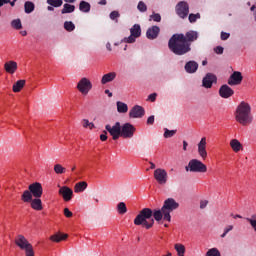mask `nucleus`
<instances>
[{
	"instance_id": "f257e3e1",
	"label": "nucleus",
	"mask_w": 256,
	"mask_h": 256,
	"mask_svg": "<svg viewBox=\"0 0 256 256\" xmlns=\"http://www.w3.org/2000/svg\"><path fill=\"white\" fill-rule=\"evenodd\" d=\"M199 39L197 31L190 30L186 34H173L168 41V48L174 55H186L191 51V43Z\"/></svg>"
},
{
	"instance_id": "f03ea898",
	"label": "nucleus",
	"mask_w": 256,
	"mask_h": 256,
	"mask_svg": "<svg viewBox=\"0 0 256 256\" xmlns=\"http://www.w3.org/2000/svg\"><path fill=\"white\" fill-rule=\"evenodd\" d=\"M165 219L163 208L160 210H152L151 208H143L134 219V225L141 226L144 229H151L155 225V221Z\"/></svg>"
},
{
	"instance_id": "7ed1b4c3",
	"label": "nucleus",
	"mask_w": 256,
	"mask_h": 256,
	"mask_svg": "<svg viewBox=\"0 0 256 256\" xmlns=\"http://www.w3.org/2000/svg\"><path fill=\"white\" fill-rule=\"evenodd\" d=\"M235 119L237 123L247 127L253 123V115H251V105L249 103L242 101L236 108Z\"/></svg>"
},
{
	"instance_id": "20e7f679",
	"label": "nucleus",
	"mask_w": 256,
	"mask_h": 256,
	"mask_svg": "<svg viewBox=\"0 0 256 256\" xmlns=\"http://www.w3.org/2000/svg\"><path fill=\"white\" fill-rule=\"evenodd\" d=\"M14 243L21 251H24L26 256H35V250H33V245L29 243V240L25 236L19 234L16 236Z\"/></svg>"
},
{
	"instance_id": "39448f33",
	"label": "nucleus",
	"mask_w": 256,
	"mask_h": 256,
	"mask_svg": "<svg viewBox=\"0 0 256 256\" xmlns=\"http://www.w3.org/2000/svg\"><path fill=\"white\" fill-rule=\"evenodd\" d=\"M179 209V202H176L173 198H167L162 206V211L164 213V221L171 223V213Z\"/></svg>"
},
{
	"instance_id": "423d86ee",
	"label": "nucleus",
	"mask_w": 256,
	"mask_h": 256,
	"mask_svg": "<svg viewBox=\"0 0 256 256\" xmlns=\"http://www.w3.org/2000/svg\"><path fill=\"white\" fill-rule=\"evenodd\" d=\"M185 169L190 173H207V165L197 159L190 160Z\"/></svg>"
},
{
	"instance_id": "0eeeda50",
	"label": "nucleus",
	"mask_w": 256,
	"mask_h": 256,
	"mask_svg": "<svg viewBox=\"0 0 256 256\" xmlns=\"http://www.w3.org/2000/svg\"><path fill=\"white\" fill-rule=\"evenodd\" d=\"M141 37V25L139 24H134L130 28V36L124 38L122 41L123 43H135L137 39Z\"/></svg>"
},
{
	"instance_id": "6e6552de",
	"label": "nucleus",
	"mask_w": 256,
	"mask_h": 256,
	"mask_svg": "<svg viewBox=\"0 0 256 256\" xmlns=\"http://www.w3.org/2000/svg\"><path fill=\"white\" fill-rule=\"evenodd\" d=\"M77 89L82 95H89V91L93 89V83L88 78L83 77L78 82Z\"/></svg>"
},
{
	"instance_id": "1a4fd4ad",
	"label": "nucleus",
	"mask_w": 256,
	"mask_h": 256,
	"mask_svg": "<svg viewBox=\"0 0 256 256\" xmlns=\"http://www.w3.org/2000/svg\"><path fill=\"white\" fill-rule=\"evenodd\" d=\"M135 131H137L135 126H133L131 123H125L123 126H121L120 137H123V139H133Z\"/></svg>"
},
{
	"instance_id": "9d476101",
	"label": "nucleus",
	"mask_w": 256,
	"mask_h": 256,
	"mask_svg": "<svg viewBox=\"0 0 256 256\" xmlns=\"http://www.w3.org/2000/svg\"><path fill=\"white\" fill-rule=\"evenodd\" d=\"M105 129L111 135L113 141H117L121 137V122H116L113 126L107 124Z\"/></svg>"
},
{
	"instance_id": "9b49d317",
	"label": "nucleus",
	"mask_w": 256,
	"mask_h": 256,
	"mask_svg": "<svg viewBox=\"0 0 256 256\" xmlns=\"http://www.w3.org/2000/svg\"><path fill=\"white\" fill-rule=\"evenodd\" d=\"M176 13L181 19H185L189 15V4L181 1L176 5Z\"/></svg>"
},
{
	"instance_id": "f8f14e48",
	"label": "nucleus",
	"mask_w": 256,
	"mask_h": 256,
	"mask_svg": "<svg viewBox=\"0 0 256 256\" xmlns=\"http://www.w3.org/2000/svg\"><path fill=\"white\" fill-rule=\"evenodd\" d=\"M168 174L167 171L163 168H158L154 171V179L157 180V183H159V185H165L167 183V179H168Z\"/></svg>"
},
{
	"instance_id": "ddd939ff",
	"label": "nucleus",
	"mask_w": 256,
	"mask_h": 256,
	"mask_svg": "<svg viewBox=\"0 0 256 256\" xmlns=\"http://www.w3.org/2000/svg\"><path fill=\"white\" fill-rule=\"evenodd\" d=\"M28 189L31 192L32 197H35L36 199H41L43 195V186L41 185V183H32L29 185Z\"/></svg>"
},
{
	"instance_id": "4468645a",
	"label": "nucleus",
	"mask_w": 256,
	"mask_h": 256,
	"mask_svg": "<svg viewBox=\"0 0 256 256\" xmlns=\"http://www.w3.org/2000/svg\"><path fill=\"white\" fill-rule=\"evenodd\" d=\"M145 116V108L140 105H135L129 112L130 119H141Z\"/></svg>"
},
{
	"instance_id": "2eb2a0df",
	"label": "nucleus",
	"mask_w": 256,
	"mask_h": 256,
	"mask_svg": "<svg viewBox=\"0 0 256 256\" xmlns=\"http://www.w3.org/2000/svg\"><path fill=\"white\" fill-rule=\"evenodd\" d=\"M243 82V74L239 71H234L229 79H228V85H241V83Z\"/></svg>"
},
{
	"instance_id": "dca6fc26",
	"label": "nucleus",
	"mask_w": 256,
	"mask_h": 256,
	"mask_svg": "<svg viewBox=\"0 0 256 256\" xmlns=\"http://www.w3.org/2000/svg\"><path fill=\"white\" fill-rule=\"evenodd\" d=\"M213 83H217V76L213 73H208L202 80V85L205 89H211Z\"/></svg>"
},
{
	"instance_id": "f3484780",
	"label": "nucleus",
	"mask_w": 256,
	"mask_h": 256,
	"mask_svg": "<svg viewBox=\"0 0 256 256\" xmlns=\"http://www.w3.org/2000/svg\"><path fill=\"white\" fill-rule=\"evenodd\" d=\"M58 193L62 197V199L66 202L71 201V199H73V190L68 186L60 187Z\"/></svg>"
},
{
	"instance_id": "a211bd4d",
	"label": "nucleus",
	"mask_w": 256,
	"mask_h": 256,
	"mask_svg": "<svg viewBox=\"0 0 256 256\" xmlns=\"http://www.w3.org/2000/svg\"><path fill=\"white\" fill-rule=\"evenodd\" d=\"M198 154L203 160L207 159V138L202 137L198 143Z\"/></svg>"
},
{
	"instance_id": "6ab92c4d",
	"label": "nucleus",
	"mask_w": 256,
	"mask_h": 256,
	"mask_svg": "<svg viewBox=\"0 0 256 256\" xmlns=\"http://www.w3.org/2000/svg\"><path fill=\"white\" fill-rule=\"evenodd\" d=\"M234 94L235 91L227 84L222 85L219 89V95L222 99H229V97H233Z\"/></svg>"
},
{
	"instance_id": "aec40b11",
	"label": "nucleus",
	"mask_w": 256,
	"mask_h": 256,
	"mask_svg": "<svg viewBox=\"0 0 256 256\" xmlns=\"http://www.w3.org/2000/svg\"><path fill=\"white\" fill-rule=\"evenodd\" d=\"M159 33H161V28H159V26H152L148 28L146 37L150 40L157 39V37H159Z\"/></svg>"
},
{
	"instance_id": "412c9836",
	"label": "nucleus",
	"mask_w": 256,
	"mask_h": 256,
	"mask_svg": "<svg viewBox=\"0 0 256 256\" xmlns=\"http://www.w3.org/2000/svg\"><path fill=\"white\" fill-rule=\"evenodd\" d=\"M184 69L186 73H197V70L199 69V64L196 61L191 60L185 64Z\"/></svg>"
},
{
	"instance_id": "4be33fe9",
	"label": "nucleus",
	"mask_w": 256,
	"mask_h": 256,
	"mask_svg": "<svg viewBox=\"0 0 256 256\" xmlns=\"http://www.w3.org/2000/svg\"><path fill=\"white\" fill-rule=\"evenodd\" d=\"M117 77L116 72H109L102 76L101 84L107 85V83H111V81H115V78Z\"/></svg>"
},
{
	"instance_id": "5701e85b",
	"label": "nucleus",
	"mask_w": 256,
	"mask_h": 256,
	"mask_svg": "<svg viewBox=\"0 0 256 256\" xmlns=\"http://www.w3.org/2000/svg\"><path fill=\"white\" fill-rule=\"evenodd\" d=\"M4 69L6 73H10V75H13L15 71H17V62L15 61H8L4 64Z\"/></svg>"
},
{
	"instance_id": "b1692460",
	"label": "nucleus",
	"mask_w": 256,
	"mask_h": 256,
	"mask_svg": "<svg viewBox=\"0 0 256 256\" xmlns=\"http://www.w3.org/2000/svg\"><path fill=\"white\" fill-rule=\"evenodd\" d=\"M30 206L34 211H43V202L39 198L32 199L30 201Z\"/></svg>"
},
{
	"instance_id": "393cba45",
	"label": "nucleus",
	"mask_w": 256,
	"mask_h": 256,
	"mask_svg": "<svg viewBox=\"0 0 256 256\" xmlns=\"http://www.w3.org/2000/svg\"><path fill=\"white\" fill-rule=\"evenodd\" d=\"M230 147L234 151V153H239V151H243V144L239 142L237 139H232L230 141Z\"/></svg>"
},
{
	"instance_id": "a878e982",
	"label": "nucleus",
	"mask_w": 256,
	"mask_h": 256,
	"mask_svg": "<svg viewBox=\"0 0 256 256\" xmlns=\"http://www.w3.org/2000/svg\"><path fill=\"white\" fill-rule=\"evenodd\" d=\"M66 3H75L76 0H64ZM48 5L52 7H61L63 5V0H47Z\"/></svg>"
},
{
	"instance_id": "bb28decb",
	"label": "nucleus",
	"mask_w": 256,
	"mask_h": 256,
	"mask_svg": "<svg viewBox=\"0 0 256 256\" xmlns=\"http://www.w3.org/2000/svg\"><path fill=\"white\" fill-rule=\"evenodd\" d=\"M85 189H87V182H85V181L78 182L74 186L75 193H83V191H85Z\"/></svg>"
},
{
	"instance_id": "cd10ccee",
	"label": "nucleus",
	"mask_w": 256,
	"mask_h": 256,
	"mask_svg": "<svg viewBox=\"0 0 256 256\" xmlns=\"http://www.w3.org/2000/svg\"><path fill=\"white\" fill-rule=\"evenodd\" d=\"M79 9L82 13H89L91 11V4L89 2L82 0L79 4Z\"/></svg>"
},
{
	"instance_id": "c85d7f7f",
	"label": "nucleus",
	"mask_w": 256,
	"mask_h": 256,
	"mask_svg": "<svg viewBox=\"0 0 256 256\" xmlns=\"http://www.w3.org/2000/svg\"><path fill=\"white\" fill-rule=\"evenodd\" d=\"M21 199L24 203H31L33 200V194L30 192V190H25L21 196Z\"/></svg>"
},
{
	"instance_id": "c756f323",
	"label": "nucleus",
	"mask_w": 256,
	"mask_h": 256,
	"mask_svg": "<svg viewBox=\"0 0 256 256\" xmlns=\"http://www.w3.org/2000/svg\"><path fill=\"white\" fill-rule=\"evenodd\" d=\"M118 113H127L129 111V106L124 102L118 101L116 103Z\"/></svg>"
},
{
	"instance_id": "7c9ffc66",
	"label": "nucleus",
	"mask_w": 256,
	"mask_h": 256,
	"mask_svg": "<svg viewBox=\"0 0 256 256\" xmlns=\"http://www.w3.org/2000/svg\"><path fill=\"white\" fill-rule=\"evenodd\" d=\"M74 11H75V5L66 3L63 5V9L61 10V13L62 15H65L67 13H73Z\"/></svg>"
},
{
	"instance_id": "2f4dec72",
	"label": "nucleus",
	"mask_w": 256,
	"mask_h": 256,
	"mask_svg": "<svg viewBox=\"0 0 256 256\" xmlns=\"http://www.w3.org/2000/svg\"><path fill=\"white\" fill-rule=\"evenodd\" d=\"M23 87H25V80H18L13 85V92L19 93L21 91V89H23Z\"/></svg>"
},
{
	"instance_id": "473e14b6",
	"label": "nucleus",
	"mask_w": 256,
	"mask_h": 256,
	"mask_svg": "<svg viewBox=\"0 0 256 256\" xmlns=\"http://www.w3.org/2000/svg\"><path fill=\"white\" fill-rule=\"evenodd\" d=\"M67 239V234H54L50 237L51 241H54V243H60V241H65Z\"/></svg>"
},
{
	"instance_id": "72a5a7b5",
	"label": "nucleus",
	"mask_w": 256,
	"mask_h": 256,
	"mask_svg": "<svg viewBox=\"0 0 256 256\" xmlns=\"http://www.w3.org/2000/svg\"><path fill=\"white\" fill-rule=\"evenodd\" d=\"M25 13H33L35 11V4L33 2L27 1L24 4Z\"/></svg>"
},
{
	"instance_id": "f704fd0d",
	"label": "nucleus",
	"mask_w": 256,
	"mask_h": 256,
	"mask_svg": "<svg viewBox=\"0 0 256 256\" xmlns=\"http://www.w3.org/2000/svg\"><path fill=\"white\" fill-rule=\"evenodd\" d=\"M117 211L119 215H125V213H127V205L125 202H120L117 204Z\"/></svg>"
},
{
	"instance_id": "c9c22d12",
	"label": "nucleus",
	"mask_w": 256,
	"mask_h": 256,
	"mask_svg": "<svg viewBox=\"0 0 256 256\" xmlns=\"http://www.w3.org/2000/svg\"><path fill=\"white\" fill-rule=\"evenodd\" d=\"M65 171H67V169L65 167H63V165H61V164L54 165V172L56 173V175H63V173H65Z\"/></svg>"
},
{
	"instance_id": "e433bc0d",
	"label": "nucleus",
	"mask_w": 256,
	"mask_h": 256,
	"mask_svg": "<svg viewBox=\"0 0 256 256\" xmlns=\"http://www.w3.org/2000/svg\"><path fill=\"white\" fill-rule=\"evenodd\" d=\"M174 249H176L178 256H185V246L183 244H175Z\"/></svg>"
},
{
	"instance_id": "4c0bfd02",
	"label": "nucleus",
	"mask_w": 256,
	"mask_h": 256,
	"mask_svg": "<svg viewBox=\"0 0 256 256\" xmlns=\"http://www.w3.org/2000/svg\"><path fill=\"white\" fill-rule=\"evenodd\" d=\"M64 29L71 33V31H75V24L72 21L64 22Z\"/></svg>"
},
{
	"instance_id": "58836bf2",
	"label": "nucleus",
	"mask_w": 256,
	"mask_h": 256,
	"mask_svg": "<svg viewBox=\"0 0 256 256\" xmlns=\"http://www.w3.org/2000/svg\"><path fill=\"white\" fill-rule=\"evenodd\" d=\"M11 27H13V29H23V25L21 24V19H14L11 22Z\"/></svg>"
},
{
	"instance_id": "ea45409f",
	"label": "nucleus",
	"mask_w": 256,
	"mask_h": 256,
	"mask_svg": "<svg viewBox=\"0 0 256 256\" xmlns=\"http://www.w3.org/2000/svg\"><path fill=\"white\" fill-rule=\"evenodd\" d=\"M82 127H84V129H95V124H93L92 122H89L87 119H83L82 120Z\"/></svg>"
},
{
	"instance_id": "a19ab883",
	"label": "nucleus",
	"mask_w": 256,
	"mask_h": 256,
	"mask_svg": "<svg viewBox=\"0 0 256 256\" xmlns=\"http://www.w3.org/2000/svg\"><path fill=\"white\" fill-rule=\"evenodd\" d=\"M149 21H154L155 23H161V14L153 12L150 15Z\"/></svg>"
},
{
	"instance_id": "79ce46f5",
	"label": "nucleus",
	"mask_w": 256,
	"mask_h": 256,
	"mask_svg": "<svg viewBox=\"0 0 256 256\" xmlns=\"http://www.w3.org/2000/svg\"><path fill=\"white\" fill-rule=\"evenodd\" d=\"M206 256H221V252L217 248H211L206 252Z\"/></svg>"
},
{
	"instance_id": "37998d69",
	"label": "nucleus",
	"mask_w": 256,
	"mask_h": 256,
	"mask_svg": "<svg viewBox=\"0 0 256 256\" xmlns=\"http://www.w3.org/2000/svg\"><path fill=\"white\" fill-rule=\"evenodd\" d=\"M177 133V130H169L167 128L164 129V137L165 139H171Z\"/></svg>"
},
{
	"instance_id": "c03bdc74",
	"label": "nucleus",
	"mask_w": 256,
	"mask_h": 256,
	"mask_svg": "<svg viewBox=\"0 0 256 256\" xmlns=\"http://www.w3.org/2000/svg\"><path fill=\"white\" fill-rule=\"evenodd\" d=\"M137 9L140 11V13H145L147 11V4H145L143 1H140L137 5Z\"/></svg>"
},
{
	"instance_id": "a18cd8bd",
	"label": "nucleus",
	"mask_w": 256,
	"mask_h": 256,
	"mask_svg": "<svg viewBox=\"0 0 256 256\" xmlns=\"http://www.w3.org/2000/svg\"><path fill=\"white\" fill-rule=\"evenodd\" d=\"M188 19H189L190 23H196L197 19H201V14H199V13L190 14Z\"/></svg>"
},
{
	"instance_id": "49530a36",
	"label": "nucleus",
	"mask_w": 256,
	"mask_h": 256,
	"mask_svg": "<svg viewBox=\"0 0 256 256\" xmlns=\"http://www.w3.org/2000/svg\"><path fill=\"white\" fill-rule=\"evenodd\" d=\"M119 17H121V14H119V11H112L110 13V19H112V21H116V23L119 22V20H117L119 19Z\"/></svg>"
},
{
	"instance_id": "de8ad7c7",
	"label": "nucleus",
	"mask_w": 256,
	"mask_h": 256,
	"mask_svg": "<svg viewBox=\"0 0 256 256\" xmlns=\"http://www.w3.org/2000/svg\"><path fill=\"white\" fill-rule=\"evenodd\" d=\"M230 231H233V225H228L225 229L223 234H221V238L224 239V237H227V233Z\"/></svg>"
},
{
	"instance_id": "09e8293b",
	"label": "nucleus",
	"mask_w": 256,
	"mask_h": 256,
	"mask_svg": "<svg viewBox=\"0 0 256 256\" xmlns=\"http://www.w3.org/2000/svg\"><path fill=\"white\" fill-rule=\"evenodd\" d=\"M147 101H151V103H155L157 101V93H152L148 96Z\"/></svg>"
},
{
	"instance_id": "8fccbe9b",
	"label": "nucleus",
	"mask_w": 256,
	"mask_h": 256,
	"mask_svg": "<svg viewBox=\"0 0 256 256\" xmlns=\"http://www.w3.org/2000/svg\"><path fill=\"white\" fill-rule=\"evenodd\" d=\"M214 51L217 55H223L224 48L222 46H217L214 48Z\"/></svg>"
},
{
	"instance_id": "3c124183",
	"label": "nucleus",
	"mask_w": 256,
	"mask_h": 256,
	"mask_svg": "<svg viewBox=\"0 0 256 256\" xmlns=\"http://www.w3.org/2000/svg\"><path fill=\"white\" fill-rule=\"evenodd\" d=\"M231 37V34L226 33V32H221V40L222 41H227V39Z\"/></svg>"
},
{
	"instance_id": "603ef678",
	"label": "nucleus",
	"mask_w": 256,
	"mask_h": 256,
	"mask_svg": "<svg viewBox=\"0 0 256 256\" xmlns=\"http://www.w3.org/2000/svg\"><path fill=\"white\" fill-rule=\"evenodd\" d=\"M64 215H65V217L70 218V217H73V212H71V211L69 210V208H65V209H64Z\"/></svg>"
},
{
	"instance_id": "864d4df0",
	"label": "nucleus",
	"mask_w": 256,
	"mask_h": 256,
	"mask_svg": "<svg viewBox=\"0 0 256 256\" xmlns=\"http://www.w3.org/2000/svg\"><path fill=\"white\" fill-rule=\"evenodd\" d=\"M207 205H209V201H207V200L200 201V209H205V207H207Z\"/></svg>"
},
{
	"instance_id": "5fc2aeb1",
	"label": "nucleus",
	"mask_w": 256,
	"mask_h": 256,
	"mask_svg": "<svg viewBox=\"0 0 256 256\" xmlns=\"http://www.w3.org/2000/svg\"><path fill=\"white\" fill-rule=\"evenodd\" d=\"M153 123H155V116L154 115L148 117V119H147V125H153Z\"/></svg>"
},
{
	"instance_id": "6e6d98bb",
	"label": "nucleus",
	"mask_w": 256,
	"mask_h": 256,
	"mask_svg": "<svg viewBox=\"0 0 256 256\" xmlns=\"http://www.w3.org/2000/svg\"><path fill=\"white\" fill-rule=\"evenodd\" d=\"M101 141H107V130H104L103 133L100 135Z\"/></svg>"
},
{
	"instance_id": "4d7b16f0",
	"label": "nucleus",
	"mask_w": 256,
	"mask_h": 256,
	"mask_svg": "<svg viewBox=\"0 0 256 256\" xmlns=\"http://www.w3.org/2000/svg\"><path fill=\"white\" fill-rule=\"evenodd\" d=\"M187 147H189V143L187 141H183V151H187Z\"/></svg>"
},
{
	"instance_id": "13d9d810",
	"label": "nucleus",
	"mask_w": 256,
	"mask_h": 256,
	"mask_svg": "<svg viewBox=\"0 0 256 256\" xmlns=\"http://www.w3.org/2000/svg\"><path fill=\"white\" fill-rule=\"evenodd\" d=\"M7 3H10L11 7H15V3H17V0H6Z\"/></svg>"
},
{
	"instance_id": "bf43d9fd",
	"label": "nucleus",
	"mask_w": 256,
	"mask_h": 256,
	"mask_svg": "<svg viewBox=\"0 0 256 256\" xmlns=\"http://www.w3.org/2000/svg\"><path fill=\"white\" fill-rule=\"evenodd\" d=\"M104 93L105 95H108V97H113V93H111L109 90H105Z\"/></svg>"
},
{
	"instance_id": "052dcab7",
	"label": "nucleus",
	"mask_w": 256,
	"mask_h": 256,
	"mask_svg": "<svg viewBox=\"0 0 256 256\" xmlns=\"http://www.w3.org/2000/svg\"><path fill=\"white\" fill-rule=\"evenodd\" d=\"M99 5H107V0H100L98 2Z\"/></svg>"
},
{
	"instance_id": "680f3d73",
	"label": "nucleus",
	"mask_w": 256,
	"mask_h": 256,
	"mask_svg": "<svg viewBox=\"0 0 256 256\" xmlns=\"http://www.w3.org/2000/svg\"><path fill=\"white\" fill-rule=\"evenodd\" d=\"M54 7H55V6L50 5V6L47 7V9H48V11H55V8H54Z\"/></svg>"
},
{
	"instance_id": "e2e57ef3",
	"label": "nucleus",
	"mask_w": 256,
	"mask_h": 256,
	"mask_svg": "<svg viewBox=\"0 0 256 256\" xmlns=\"http://www.w3.org/2000/svg\"><path fill=\"white\" fill-rule=\"evenodd\" d=\"M7 0H0V7H3V5H5V3H7Z\"/></svg>"
},
{
	"instance_id": "0e129e2a",
	"label": "nucleus",
	"mask_w": 256,
	"mask_h": 256,
	"mask_svg": "<svg viewBox=\"0 0 256 256\" xmlns=\"http://www.w3.org/2000/svg\"><path fill=\"white\" fill-rule=\"evenodd\" d=\"M106 48L108 49V51H112V49H111V43L108 42V43L106 44Z\"/></svg>"
},
{
	"instance_id": "69168bd1",
	"label": "nucleus",
	"mask_w": 256,
	"mask_h": 256,
	"mask_svg": "<svg viewBox=\"0 0 256 256\" xmlns=\"http://www.w3.org/2000/svg\"><path fill=\"white\" fill-rule=\"evenodd\" d=\"M150 169H155V163H153V162H150Z\"/></svg>"
},
{
	"instance_id": "338daca9",
	"label": "nucleus",
	"mask_w": 256,
	"mask_h": 256,
	"mask_svg": "<svg viewBox=\"0 0 256 256\" xmlns=\"http://www.w3.org/2000/svg\"><path fill=\"white\" fill-rule=\"evenodd\" d=\"M20 35H22L23 37H25V35H27V31H21Z\"/></svg>"
},
{
	"instance_id": "774afa93",
	"label": "nucleus",
	"mask_w": 256,
	"mask_h": 256,
	"mask_svg": "<svg viewBox=\"0 0 256 256\" xmlns=\"http://www.w3.org/2000/svg\"><path fill=\"white\" fill-rule=\"evenodd\" d=\"M255 9H256V6L252 5V7L250 8V11H255Z\"/></svg>"
}]
</instances>
